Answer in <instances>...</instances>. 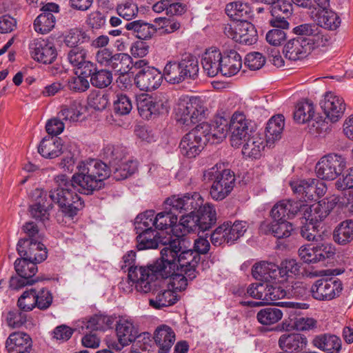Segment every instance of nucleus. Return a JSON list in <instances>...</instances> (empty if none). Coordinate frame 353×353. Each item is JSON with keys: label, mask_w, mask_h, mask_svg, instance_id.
Instances as JSON below:
<instances>
[{"label": "nucleus", "mask_w": 353, "mask_h": 353, "mask_svg": "<svg viewBox=\"0 0 353 353\" xmlns=\"http://www.w3.org/2000/svg\"><path fill=\"white\" fill-rule=\"evenodd\" d=\"M169 246L164 247V259L170 265L169 270L178 267L185 268L187 265L191 267L186 272L190 279L196 278L198 274L196 268L201 261V254L208 252L210 244L206 239L199 238L194 241V250H182L181 241L178 239L169 242Z\"/></svg>", "instance_id": "f257e3e1"}, {"label": "nucleus", "mask_w": 353, "mask_h": 353, "mask_svg": "<svg viewBox=\"0 0 353 353\" xmlns=\"http://www.w3.org/2000/svg\"><path fill=\"white\" fill-rule=\"evenodd\" d=\"M57 187L49 192L51 201L57 204L64 216L73 219L84 207L82 199L75 192L85 194L81 188L73 182V176L70 179L65 174L57 176Z\"/></svg>", "instance_id": "f03ea898"}, {"label": "nucleus", "mask_w": 353, "mask_h": 353, "mask_svg": "<svg viewBox=\"0 0 353 353\" xmlns=\"http://www.w3.org/2000/svg\"><path fill=\"white\" fill-rule=\"evenodd\" d=\"M77 169V171L72 175L73 182L80 186L86 195H92L94 192L104 188L105 181L112 174L108 165L97 159L81 161Z\"/></svg>", "instance_id": "7ed1b4c3"}, {"label": "nucleus", "mask_w": 353, "mask_h": 353, "mask_svg": "<svg viewBox=\"0 0 353 353\" xmlns=\"http://www.w3.org/2000/svg\"><path fill=\"white\" fill-rule=\"evenodd\" d=\"M164 248L161 251V258L156 261V265H154V276L151 281L152 290L150 292L155 294L157 291V287L159 286V280L170 278V285L172 286L173 291H183L185 290L188 286V281H192L195 278L190 279L187 274L186 272L190 269L191 267L187 265L185 268H181L178 264V267H174L169 270L170 265L167 263L164 259ZM176 263L177 262L176 261Z\"/></svg>", "instance_id": "20e7f679"}, {"label": "nucleus", "mask_w": 353, "mask_h": 353, "mask_svg": "<svg viewBox=\"0 0 353 353\" xmlns=\"http://www.w3.org/2000/svg\"><path fill=\"white\" fill-rule=\"evenodd\" d=\"M123 260L126 266H129L128 279L132 281V284L128 287V290L124 288L125 284L124 282H120L119 288L125 291L130 292L131 287L135 285V288L137 292L141 293H148L152 290V282L154 274V265L156 261L147 266H138L135 265L136 252L130 250L125 254Z\"/></svg>", "instance_id": "39448f33"}, {"label": "nucleus", "mask_w": 353, "mask_h": 353, "mask_svg": "<svg viewBox=\"0 0 353 353\" xmlns=\"http://www.w3.org/2000/svg\"><path fill=\"white\" fill-rule=\"evenodd\" d=\"M230 141L234 148H239L256 132L252 120L243 112H234L230 119Z\"/></svg>", "instance_id": "423d86ee"}, {"label": "nucleus", "mask_w": 353, "mask_h": 353, "mask_svg": "<svg viewBox=\"0 0 353 353\" xmlns=\"http://www.w3.org/2000/svg\"><path fill=\"white\" fill-rule=\"evenodd\" d=\"M208 123L202 122L183 137L179 148L183 155L194 158L203 150L207 140L204 134L208 132Z\"/></svg>", "instance_id": "0eeeda50"}, {"label": "nucleus", "mask_w": 353, "mask_h": 353, "mask_svg": "<svg viewBox=\"0 0 353 353\" xmlns=\"http://www.w3.org/2000/svg\"><path fill=\"white\" fill-rule=\"evenodd\" d=\"M346 168L345 159L339 154L330 153L320 159L315 166L319 178L332 181L341 176Z\"/></svg>", "instance_id": "6e6552de"}, {"label": "nucleus", "mask_w": 353, "mask_h": 353, "mask_svg": "<svg viewBox=\"0 0 353 353\" xmlns=\"http://www.w3.org/2000/svg\"><path fill=\"white\" fill-rule=\"evenodd\" d=\"M339 201V196L333 195L310 206L303 203L301 212H303V218L306 221L318 224L329 215Z\"/></svg>", "instance_id": "1a4fd4ad"}, {"label": "nucleus", "mask_w": 353, "mask_h": 353, "mask_svg": "<svg viewBox=\"0 0 353 353\" xmlns=\"http://www.w3.org/2000/svg\"><path fill=\"white\" fill-rule=\"evenodd\" d=\"M336 254L332 244L321 242L303 245L299 249V255L303 262L316 263L327 259H333Z\"/></svg>", "instance_id": "9d476101"}, {"label": "nucleus", "mask_w": 353, "mask_h": 353, "mask_svg": "<svg viewBox=\"0 0 353 353\" xmlns=\"http://www.w3.org/2000/svg\"><path fill=\"white\" fill-rule=\"evenodd\" d=\"M17 250L22 259L36 263H41L47 258L45 245L32 238L19 239Z\"/></svg>", "instance_id": "9b49d317"}, {"label": "nucleus", "mask_w": 353, "mask_h": 353, "mask_svg": "<svg viewBox=\"0 0 353 353\" xmlns=\"http://www.w3.org/2000/svg\"><path fill=\"white\" fill-rule=\"evenodd\" d=\"M343 290L341 281L337 279H321L310 288L312 297L318 301H330L339 296Z\"/></svg>", "instance_id": "f8f14e48"}, {"label": "nucleus", "mask_w": 353, "mask_h": 353, "mask_svg": "<svg viewBox=\"0 0 353 353\" xmlns=\"http://www.w3.org/2000/svg\"><path fill=\"white\" fill-rule=\"evenodd\" d=\"M31 57L43 64H50L57 57V51L54 43L48 40L34 39L29 43Z\"/></svg>", "instance_id": "ddd939ff"}, {"label": "nucleus", "mask_w": 353, "mask_h": 353, "mask_svg": "<svg viewBox=\"0 0 353 353\" xmlns=\"http://www.w3.org/2000/svg\"><path fill=\"white\" fill-rule=\"evenodd\" d=\"M203 201L201 196L199 194L194 193L192 195L185 194L181 196L173 195L168 198L165 203L166 205L172 207V209L176 212L194 214L196 210L197 211L202 206Z\"/></svg>", "instance_id": "4468645a"}, {"label": "nucleus", "mask_w": 353, "mask_h": 353, "mask_svg": "<svg viewBox=\"0 0 353 353\" xmlns=\"http://www.w3.org/2000/svg\"><path fill=\"white\" fill-rule=\"evenodd\" d=\"M163 74L154 67L145 68L137 72L134 82L141 90L152 91L161 84Z\"/></svg>", "instance_id": "2eb2a0df"}, {"label": "nucleus", "mask_w": 353, "mask_h": 353, "mask_svg": "<svg viewBox=\"0 0 353 353\" xmlns=\"http://www.w3.org/2000/svg\"><path fill=\"white\" fill-rule=\"evenodd\" d=\"M271 18L269 23L273 28H289L290 23L288 19L293 13L292 3L288 0H279L270 7Z\"/></svg>", "instance_id": "dca6fc26"}, {"label": "nucleus", "mask_w": 353, "mask_h": 353, "mask_svg": "<svg viewBox=\"0 0 353 353\" xmlns=\"http://www.w3.org/2000/svg\"><path fill=\"white\" fill-rule=\"evenodd\" d=\"M292 32L298 36L299 39L311 40L310 46L314 48L324 46L327 41L323 35L321 28L315 23H302L296 26L293 28Z\"/></svg>", "instance_id": "f3484780"}, {"label": "nucleus", "mask_w": 353, "mask_h": 353, "mask_svg": "<svg viewBox=\"0 0 353 353\" xmlns=\"http://www.w3.org/2000/svg\"><path fill=\"white\" fill-rule=\"evenodd\" d=\"M303 203L299 201L282 200L276 203L271 210L272 221H288L301 212Z\"/></svg>", "instance_id": "a211bd4d"}, {"label": "nucleus", "mask_w": 353, "mask_h": 353, "mask_svg": "<svg viewBox=\"0 0 353 353\" xmlns=\"http://www.w3.org/2000/svg\"><path fill=\"white\" fill-rule=\"evenodd\" d=\"M311 40H303L298 37L290 39L284 46L283 53L290 61L302 60L306 58L314 48L310 46Z\"/></svg>", "instance_id": "6ab92c4d"}, {"label": "nucleus", "mask_w": 353, "mask_h": 353, "mask_svg": "<svg viewBox=\"0 0 353 353\" xmlns=\"http://www.w3.org/2000/svg\"><path fill=\"white\" fill-rule=\"evenodd\" d=\"M230 182L228 185L231 186V190H233L235 183V176L232 171L229 169H225L223 164L216 163L208 170L203 171V181L207 183H218L220 186L224 187V183Z\"/></svg>", "instance_id": "aec40b11"}, {"label": "nucleus", "mask_w": 353, "mask_h": 353, "mask_svg": "<svg viewBox=\"0 0 353 353\" xmlns=\"http://www.w3.org/2000/svg\"><path fill=\"white\" fill-rule=\"evenodd\" d=\"M36 263L31 262L22 259H17L14 262V269L17 273L20 276V279L17 278L11 279V283L13 285L14 281H17V287L22 288L26 285H32L35 280L32 277L37 272V267Z\"/></svg>", "instance_id": "412c9836"}, {"label": "nucleus", "mask_w": 353, "mask_h": 353, "mask_svg": "<svg viewBox=\"0 0 353 353\" xmlns=\"http://www.w3.org/2000/svg\"><path fill=\"white\" fill-rule=\"evenodd\" d=\"M6 348L8 353H31L32 339L23 332H12L6 341Z\"/></svg>", "instance_id": "4be33fe9"}, {"label": "nucleus", "mask_w": 353, "mask_h": 353, "mask_svg": "<svg viewBox=\"0 0 353 353\" xmlns=\"http://www.w3.org/2000/svg\"><path fill=\"white\" fill-rule=\"evenodd\" d=\"M138 235L137 236V248L139 250H143L147 249H156L159 247V244L169 246V242L172 241L170 239L161 237L159 233L151 228H146V230H140L139 232H136Z\"/></svg>", "instance_id": "5701e85b"}, {"label": "nucleus", "mask_w": 353, "mask_h": 353, "mask_svg": "<svg viewBox=\"0 0 353 353\" xmlns=\"http://www.w3.org/2000/svg\"><path fill=\"white\" fill-rule=\"evenodd\" d=\"M83 70L81 74L89 76L90 83L94 87L104 88L108 87L112 81V72L106 69L99 70L94 63H86Z\"/></svg>", "instance_id": "b1692460"}, {"label": "nucleus", "mask_w": 353, "mask_h": 353, "mask_svg": "<svg viewBox=\"0 0 353 353\" xmlns=\"http://www.w3.org/2000/svg\"><path fill=\"white\" fill-rule=\"evenodd\" d=\"M221 59L222 53L219 48L211 47L206 49L201 61L204 73L210 77L221 74Z\"/></svg>", "instance_id": "393cba45"}, {"label": "nucleus", "mask_w": 353, "mask_h": 353, "mask_svg": "<svg viewBox=\"0 0 353 353\" xmlns=\"http://www.w3.org/2000/svg\"><path fill=\"white\" fill-rule=\"evenodd\" d=\"M307 345L306 336L299 333H285L279 339L281 349L287 353H299Z\"/></svg>", "instance_id": "a878e982"}, {"label": "nucleus", "mask_w": 353, "mask_h": 353, "mask_svg": "<svg viewBox=\"0 0 353 353\" xmlns=\"http://www.w3.org/2000/svg\"><path fill=\"white\" fill-rule=\"evenodd\" d=\"M294 228L288 221H263L259 227V232L263 234H272L277 239H283L290 237Z\"/></svg>", "instance_id": "bb28decb"}, {"label": "nucleus", "mask_w": 353, "mask_h": 353, "mask_svg": "<svg viewBox=\"0 0 353 353\" xmlns=\"http://www.w3.org/2000/svg\"><path fill=\"white\" fill-rule=\"evenodd\" d=\"M38 152L46 159H54L64 153L62 141L59 137L46 136L38 146Z\"/></svg>", "instance_id": "cd10ccee"}, {"label": "nucleus", "mask_w": 353, "mask_h": 353, "mask_svg": "<svg viewBox=\"0 0 353 353\" xmlns=\"http://www.w3.org/2000/svg\"><path fill=\"white\" fill-rule=\"evenodd\" d=\"M242 67V59L240 54L234 50L224 52L222 54L221 74L225 77L236 74Z\"/></svg>", "instance_id": "c85d7f7f"}, {"label": "nucleus", "mask_w": 353, "mask_h": 353, "mask_svg": "<svg viewBox=\"0 0 353 353\" xmlns=\"http://www.w3.org/2000/svg\"><path fill=\"white\" fill-rule=\"evenodd\" d=\"M227 15L234 21H248L252 17V9L249 3L241 1L228 3L225 9Z\"/></svg>", "instance_id": "c756f323"}, {"label": "nucleus", "mask_w": 353, "mask_h": 353, "mask_svg": "<svg viewBox=\"0 0 353 353\" xmlns=\"http://www.w3.org/2000/svg\"><path fill=\"white\" fill-rule=\"evenodd\" d=\"M154 339L159 347V353H169L175 341V333L168 325H162L156 329Z\"/></svg>", "instance_id": "7c9ffc66"}, {"label": "nucleus", "mask_w": 353, "mask_h": 353, "mask_svg": "<svg viewBox=\"0 0 353 353\" xmlns=\"http://www.w3.org/2000/svg\"><path fill=\"white\" fill-rule=\"evenodd\" d=\"M312 343L314 347L327 353H339L341 349V339L331 334L316 335Z\"/></svg>", "instance_id": "2f4dec72"}, {"label": "nucleus", "mask_w": 353, "mask_h": 353, "mask_svg": "<svg viewBox=\"0 0 353 353\" xmlns=\"http://www.w3.org/2000/svg\"><path fill=\"white\" fill-rule=\"evenodd\" d=\"M252 276L260 283H270L278 276V265L272 263L261 261L252 268Z\"/></svg>", "instance_id": "473e14b6"}, {"label": "nucleus", "mask_w": 353, "mask_h": 353, "mask_svg": "<svg viewBox=\"0 0 353 353\" xmlns=\"http://www.w3.org/2000/svg\"><path fill=\"white\" fill-rule=\"evenodd\" d=\"M116 333L119 343L122 346L128 345L134 341L138 337L139 333L133 323L126 319H119L117 322Z\"/></svg>", "instance_id": "72a5a7b5"}, {"label": "nucleus", "mask_w": 353, "mask_h": 353, "mask_svg": "<svg viewBox=\"0 0 353 353\" xmlns=\"http://www.w3.org/2000/svg\"><path fill=\"white\" fill-rule=\"evenodd\" d=\"M284 117L283 114L273 116L268 122L265 128L266 145L271 147L275 141L281 138L284 128Z\"/></svg>", "instance_id": "f704fd0d"}, {"label": "nucleus", "mask_w": 353, "mask_h": 353, "mask_svg": "<svg viewBox=\"0 0 353 353\" xmlns=\"http://www.w3.org/2000/svg\"><path fill=\"white\" fill-rule=\"evenodd\" d=\"M124 29L132 31L136 37L141 40L152 38L157 31V28L154 25L145 22L143 20L125 22Z\"/></svg>", "instance_id": "c9c22d12"}, {"label": "nucleus", "mask_w": 353, "mask_h": 353, "mask_svg": "<svg viewBox=\"0 0 353 353\" xmlns=\"http://www.w3.org/2000/svg\"><path fill=\"white\" fill-rule=\"evenodd\" d=\"M314 183H316V179H310L291 181L290 185L293 192L301 196L300 200L307 201L316 200Z\"/></svg>", "instance_id": "e433bc0d"}, {"label": "nucleus", "mask_w": 353, "mask_h": 353, "mask_svg": "<svg viewBox=\"0 0 353 353\" xmlns=\"http://www.w3.org/2000/svg\"><path fill=\"white\" fill-rule=\"evenodd\" d=\"M242 145L243 155L254 159L259 158L261 156V151L265 148L263 138L256 132L245 140Z\"/></svg>", "instance_id": "4c0bfd02"}, {"label": "nucleus", "mask_w": 353, "mask_h": 353, "mask_svg": "<svg viewBox=\"0 0 353 353\" xmlns=\"http://www.w3.org/2000/svg\"><path fill=\"white\" fill-rule=\"evenodd\" d=\"M93 39L92 30H83L82 28H74L69 30L64 38L65 44L73 48L79 45L90 42Z\"/></svg>", "instance_id": "58836bf2"}, {"label": "nucleus", "mask_w": 353, "mask_h": 353, "mask_svg": "<svg viewBox=\"0 0 353 353\" xmlns=\"http://www.w3.org/2000/svg\"><path fill=\"white\" fill-rule=\"evenodd\" d=\"M126 154V148L123 145L109 144L103 148L101 157L108 163V166H115L123 161Z\"/></svg>", "instance_id": "ea45409f"}, {"label": "nucleus", "mask_w": 353, "mask_h": 353, "mask_svg": "<svg viewBox=\"0 0 353 353\" xmlns=\"http://www.w3.org/2000/svg\"><path fill=\"white\" fill-rule=\"evenodd\" d=\"M199 227L202 232L212 228L216 221V213L213 205L207 203L196 211Z\"/></svg>", "instance_id": "a19ab883"}, {"label": "nucleus", "mask_w": 353, "mask_h": 353, "mask_svg": "<svg viewBox=\"0 0 353 353\" xmlns=\"http://www.w3.org/2000/svg\"><path fill=\"white\" fill-rule=\"evenodd\" d=\"M334 241L339 245H346L353 240V220L347 219L340 223L333 232Z\"/></svg>", "instance_id": "79ce46f5"}, {"label": "nucleus", "mask_w": 353, "mask_h": 353, "mask_svg": "<svg viewBox=\"0 0 353 353\" xmlns=\"http://www.w3.org/2000/svg\"><path fill=\"white\" fill-rule=\"evenodd\" d=\"M238 30L237 41L245 45H252L258 39L257 31L254 26L249 21H243L236 26Z\"/></svg>", "instance_id": "37998d69"}, {"label": "nucleus", "mask_w": 353, "mask_h": 353, "mask_svg": "<svg viewBox=\"0 0 353 353\" xmlns=\"http://www.w3.org/2000/svg\"><path fill=\"white\" fill-rule=\"evenodd\" d=\"M205 108L208 110L201 97L182 95L175 100L174 110H204Z\"/></svg>", "instance_id": "c03bdc74"}, {"label": "nucleus", "mask_w": 353, "mask_h": 353, "mask_svg": "<svg viewBox=\"0 0 353 353\" xmlns=\"http://www.w3.org/2000/svg\"><path fill=\"white\" fill-rule=\"evenodd\" d=\"M40 199L32 205L30 206V214L36 220L44 222L49 219V213L48 211L52 208V203H46L47 194L46 192H39Z\"/></svg>", "instance_id": "a18cd8bd"}, {"label": "nucleus", "mask_w": 353, "mask_h": 353, "mask_svg": "<svg viewBox=\"0 0 353 353\" xmlns=\"http://www.w3.org/2000/svg\"><path fill=\"white\" fill-rule=\"evenodd\" d=\"M317 21L320 28L330 30H336L341 23L339 16L335 12L327 8L318 12Z\"/></svg>", "instance_id": "49530a36"}, {"label": "nucleus", "mask_w": 353, "mask_h": 353, "mask_svg": "<svg viewBox=\"0 0 353 353\" xmlns=\"http://www.w3.org/2000/svg\"><path fill=\"white\" fill-rule=\"evenodd\" d=\"M180 65L187 79L195 80L199 77V65L197 58L190 53L182 55Z\"/></svg>", "instance_id": "de8ad7c7"}, {"label": "nucleus", "mask_w": 353, "mask_h": 353, "mask_svg": "<svg viewBox=\"0 0 353 353\" xmlns=\"http://www.w3.org/2000/svg\"><path fill=\"white\" fill-rule=\"evenodd\" d=\"M177 215L176 212L170 206L169 210L165 207V210L158 213L154 218L155 228L157 230H165L168 228L178 227Z\"/></svg>", "instance_id": "09e8293b"}, {"label": "nucleus", "mask_w": 353, "mask_h": 353, "mask_svg": "<svg viewBox=\"0 0 353 353\" xmlns=\"http://www.w3.org/2000/svg\"><path fill=\"white\" fill-rule=\"evenodd\" d=\"M179 61H169L163 70V77L173 84L180 83L187 79L184 72L181 68Z\"/></svg>", "instance_id": "8fccbe9b"}, {"label": "nucleus", "mask_w": 353, "mask_h": 353, "mask_svg": "<svg viewBox=\"0 0 353 353\" xmlns=\"http://www.w3.org/2000/svg\"><path fill=\"white\" fill-rule=\"evenodd\" d=\"M178 301L177 296L173 290H163L157 292L155 298L149 299L150 305L156 309L172 305Z\"/></svg>", "instance_id": "3c124183"}, {"label": "nucleus", "mask_w": 353, "mask_h": 353, "mask_svg": "<svg viewBox=\"0 0 353 353\" xmlns=\"http://www.w3.org/2000/svg\"><path fill=\"white\" fill-rule=\"evenodd\" d=\"M111 168V175L117 181L123 180L134 174L137 170V163L134 161H121L115 166H109Z\"/></svg>", "instance_id": "603ef678"}, {"label": "nucleus", "mask_w": 353, "mask_h": 353, "mask_svg": "<svg viewBox=\"0 0 353 353\" xmlns=\"http://www.w3.org/2000/svg\"><path fill=\"white\" fill-rule=\"evenodd\" d=\"M282 311L274 307H268L259 310L256 314L258 321L264 325H270L277 323L282 319Z\"/></svg>", "instance_id": "864d4df0"}, {"label": "nucleus", "mask_w": 353, "mask_h": 353, "mask_svg": "<svg viewBox=\"0 0 353 353\" xmlns=\"http://www.w3.org/2000/svg\"><path fill=\"white\" fill-rule=\"evenodd\" d=\"M199 220L196 213H188L185 215H183L180 219L178 225L182 228H179L181 232V235H185L191 232L199 234L200 232H202L199 227Z\"/></svg>", "instance_id": "5fc2aeb1"}, {"label": "nucleus", "mask_w": 353, "mask_h": 353, "mask_svg": "<svg viewBox=\"0 0 353 353\" xmlns=\"http://www.w3.org/2000/svg\"><path fill=\"white\" fill-rule=\"evenodd\" d=\"M319 105L322 110H345L347 106L343 98L332 92H326Z\"/></svg>", "instance_id": "6e6d98bb"}, {"label": "nucleus", "mask_w": 353, "mask_h": 353, "mask_svg": "<svg viewBox=\"0 0 353 353\" xmlns=\"http://www.w3.org/2000/svg\"><path fill=\"white\" fill-rule=\"evenodd\" d=\"M265 283V301L266 303H274V301L283 299L286 296V289L277 283Z\"/></svg>", "instance_id": "4d7b16f0"}, {"label": "nucleus", "mask_w": 353, "mask_h": 353, "mask_svg": "<svg viewBox=\"0 0 353 353\" xmlns=\"http://www.w3.org/2000/svg\"><path fill=\"white\" fill-rule=\"evenodd\" d=\"M67 57L70 63L77 67V70H82L83 72V68L85 66L86 63H92L90 61H86L87 51L82 47L70 48Z\"/></svg>", "instance_id": "13d9d810"}, {"label": "nucleus", "mask_w": 353, "mask_h": 353, "mask_svg": "<svg viewBox=\"0 0 353 353\" xmlns=\"http://www.w3.org/2000/svg\"><path fill=\"white\" fill-rule=\"evenodd\" d=\"M205 112H176L175 119L178 124L191 127L204 117Z\"/></svg>", "instance_id": "bf43d9fd"}, {"label": "nucleus", "mask_w": 353, "mask_h": 353, "mask_svg": "<svg viewBox=\"0 0 353 353\" xmlns=\"http://www.w3.org/2000/svg\"><path fill=\"white\" fill-rule=\"evenodd\" d=\"M56 16L41 15L39 14L34 21V28L37 32L46 34L51 31L55 26Z\"/></svg>", "instance_id": "052dcab7"}, {"label": "nucleus", "mask_w": 353, "mask_h": 353, "mask_svg": "<svg viewBox=\"0 0 353 353\" xmlns=\"http://www.w3.org/2000/svg\"><path fill=\"white\" fill-rule=\"evenodd\" d=\"M154 211L147 210L145 212L139 214L134 221L136 232H139L140 230H146V228H151L154 225Z\"/></svg>", "instance_id": "680f3d73"}, {"label": "nucleus", "mask_w": 353, "mask_h": 353, "mask_svg": "<svg viewBox=\"0 0 353 353\" xmlns=\"http://www.w3.org/2000/svg\"><path fill=\"white\" fill-rule=\"evenodd\" d=\"M227 224L226 238L230 241V243H234L239 238L243 235L246 231V223L241 221H235L232 225L230 221L223 223Z\"/></svg>", "instance_id": "e2e57ef3"}, {"label": "nucleus", "mask_w": 353, "mask_h": 353, "mask_svg": "<svg viewBox=\"0 0 353 353\" xmlns=\"http://www.w3.org/2000/svg\"><path fill=\"white\" fill-rule=\"evenodd\" d=\"M25 312L19 307L10 310L6 315L8 325L12 328H19L24 325L27 321V315Z\"/></svg>", "instance_id": "0e129e2a"}, {"label": "nucleus", "mask_w": 353, "mask_h": 353, "mask_svg": "<svg viewBox=\"0 0 353 353\" xmlns=\"http://www.w3.org/2000/svg\"><path fill=\"white\" fill-rule=\"evenodd\" d=\"M310 292V289L307 288V284L301 281L292 283L286 288V296L288 298H305Z\"/></svg>", "instance_id": "69168bd1"}, {"label": "nucleus", "mask_w": 353, "mask_h": 353, "mask_svg": "<svg viewBox=\"0 0 353 353\" xmlns=\"http://www.w3.org/2000/svg\"><path fill=\"white\" fill-rule=\"evenodd\" d=\"M35 289H30V290L25 291L17 301V306L22 311L29 312L36 307L37 301L35 302Z\"/></svg>", "instance_id": "338daca9"}, {"label": "nucleus", "mask_w": 353, "mask_h": 353, "mask_svg": "<svg viewBox=\"0 0 353 353\" xmlns=\"http://www.w3.org/2000/svg\"><path fill=\"white\" fill-rule=\"evenodd\" d=\"M288 28H274L269 30L265 35L267 42L274 47L281 46L287 39V34L284 30Z\"/></svg>", "instance_id": "774afa93"}]
</instances>
